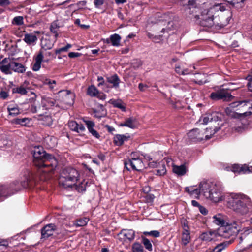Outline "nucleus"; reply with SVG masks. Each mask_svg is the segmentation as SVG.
Masks as SVG:
<instances>
[{
	"instance_id": "obj_25",
	"label": "nucleus",
	"mask_w": 252,
	"mask_h": 252,
	"mask_svg": "<svg viewBox=\"0 0 252 252\" xmlns=\"http://www.w3.org/2000/svg\"><path fill=\"white\" fill-rule=\"evenodd\" d=\"M23 40L27 44L34 45L37 40V37L32 33H27L25 34Z\"/></svg>"
},
{
	"instance_id": "obj_15",
	"label": "nucleus",
	"mask_w": 252,
	"mask_h": 252,
	"mask_svg": "<svg viewBox=\"0 0 252 252\" xmlns=\"http://www.w3.org/2000/svg\"><path fill=\"white\" fill-rule=\"evenodd\" d=\"M157 17L158 18V22H165L167 23L168 27L166 28H162V32H168L169 30H171V27L169 26V25H171V26H172L173 25V23L171 20V17L169 16V13H164L160 15L158 14L157 15Z\"/></svg>"
},
{
	"instance_id": "obj_41",
	"label": "nucleus",
	"mask_w": 252,
	"mask_h": 252,
	"mask_svg": "<svg viewBox=\"0 0 252 252\" xmlns=\"http://www.w3.org/2000/svg\"><path fill=\"white\" fill-rule=\"evenodd\" d=\"M213 233L211 231L202 233L199 238L203 241H210L212 240Z\"/></svg>"
},
{
	"instance_id": "obj_37",
	"label": "nucleus",
	"mask_w": 252,
	"mask_h": 252,
	"mask_svg": "<svg viewBox=\"0 0 252 252\" xmlns=\"http://www.w3.org/2000/svg\"><path fill=\"white\" fill-rule=\"evenodd\" d=\"M86 183H84L83 182H81L78 185L76 183L71 188L75 189L79 192H81L86 190Z\"/></svg>"
},
{
	"instance_id": "obj_4",
	"label": "nucleus",
	"mask_w": 252,
	"mask_h": 252,
	"mask_svg": "<svg viewBox=\"0 0 252 252\" xmlns=\"http://www.w3.org/2000/svg\"><path fill=\"white\" fill-rule=\"evenodd\" d=\"M79 178L78 171L72 167L64 168L59 178V184L65 189L72 188L77 183Z\"/></svg>"
},
{
	"instance_id": "obj_44",
	"label": "nucleus",
	"mask_w": 252,
	"mask_h": 252,
	"mask_svg": "<svg viewBox=\"0 0 252 252\" xmlns=\"http://www.w3.org/2000/svg\"><path fill=\"white\" fill-rule=\"evenodd\" d=\"M181 2L183 6H188L189 9L196 5V1L194 0H182Z\"/></svg>"
},
{
	"instance_id": "obj_53",
	"label": "nucleus",
	"mask_w": 252,
	"mask_h": 252,
	"mask_svg": "<svg viewBox=\"0 0 252 252\" xmlns=\"http://www.w3.org/2000/svg\"><path fill=\"white\" fill-rule=\"evenodd\" d=\"M85 130V126L82 124H78V126H77V129H75V132L78 133L80 135H84Z\"/></svg>"
},
{
	"instance_id": "obj_12",
	"label": "nucleus",
	"mask_w": 252,
	"mask_h": 252,
	"mask_svg": "<svg viewBox=\"0 0 252 252\" xmlns=\"http://www.w3.org/2000/svg\"><path fill=\"white\" fill-rule=\"evenodd\" d=\"M61 101L64 104L71 105L74 102V94L68 90H62L59 92Z\"/></svg>"
},
{
	"instance_id": "obj_14",
	"label": "nucleus",
	"mask_w": 252,
	"mask_h": 252,
	"mask_svg": "<svg viewBox=\"0 0 252 252\" xmlns=\"http://www.w3.org/2000/svg\"><path fill=\"white\" fill-rule=\"evenodd\" d=\"M189 138L192 141H200L204 140V133L203 131L198 128L193 129L188 133Z\"/></svg>"
},
{
	"instance_id": "obj_61",
	"label": "nucleus",
	"mask_w": 252,
	"mask_h": 252,
	"mask_svg": "<svg viewBox=\"0 0 252 252\" xmlns=\"http://www.w3.org/2000/svg\"><path fill=\"white\" fill-rule=\"evenodd\" d=\"M182 70H181V68L180 66H179V65L176 66L175 71L176 73H177L179 74H182V75H186V74H188L189 73V72H185V71H182Z\"/></svg>"
},
{
	"instance_id": "obj_40",
	"label": "nucleus",
	"mask_w": 252,
	"mask_h": 252,
	"mask_svg": "<svg viewBox=\"0 0 252 252\" xmlns=\"http://www.w3.org/2000/svg\"><path fill=\"white\" fill-rule=\"evenodd\" d=\"M41 45L43 49L46 50L51 49L53 46V44L49 40L47 39H42L41 40Z\"/></svg>"
},
{
	"instance_id": "obj_22",
	"label": "nucleus",
	"mask_w": 252,
	"mask_h": 252,
	"mask_svg": "<svg viewBox=\"0 0 252 252\" xmlns=\"http://www.w3.org/2000/svg\"><path fill=\"white\" fill-rule=\"evenodd\" d=\"M43 59V55L42 51H40L35 57V62L32 66V70L35 71H38L41 67V64Z\"/></svg>"
},
{
	"instance_id": "obj_5",
	"label": "nucleus",
	"mask_w": 252,
	"mask_h": 252,
	"mask_svg": "<svg viewBox=\"0 0 252 252\" xmlns=\"http://www.w3.org/2000/svg\"><path fill=\"white\" fill-rule=\"evenodd\" d=\"M31 180L29 175V177H25L24 181H15L9 184H0V198L5 199L17 192L21 187H26L28 186V182Z\"/></svg>"
},
{
	"instance_id": "obj_59",
	"label": "nucleus",
	"mask_w": 252,
	"mask_h": 252,
	"mask_svg": "<svg viewBox=\"0 0 252 252\" xmlns=\"http://www.w3.org/2000/svg\"><path fill=\"white\" fill-rule=\"evenodd\" d=\"M94 112L95 113L94 116L98 118L104 117L106 115V113L103 110H102L101 112H99L97 110H94Z\"/></svg>"
},
{
	"instance_id": "obj_35",
	"label": "nucleus",
	"mask_w": 252,
	"mask_h": 252,
	"mask_svg": "<svg viewBox=\"0 0 252 252\" xmlns=\"http://www.w3.org/2000/svg\"><path fill=\"white\" fill-rule=\"evenodd\" d=\"M212 221L216 224L221 225L220 226H224L225 224V220L220 214L214 216Z\"/></svg>"
},
{
	"instance_id": "obj_32",
	"label": "nucleus",
	"mask_w": 252,
	"mask_h": 252,
	"mask_svg": "<svg viewBox=\"0 0 252 252\" xmlns=\"http://www.w3.org/2000/svg\"><path fill=\"white\" fill-rule=\"evenodd\" d=\"M121 37L118 34H114L110 36L111 43L113 46L118 47L120 45Z\"/></svg>"
},
{
	"instance_id": "obj_54",
	"label": "nucleus",
	"mask_w": 252,
	"mask_h": 252,
	"mask_svg": "<svg viewBox=\"0 0 252 252\" xmlns=\"http://www.w3.org/2000/svg\"><path fill=\"white\" fill-rule=\"evenodd\" d=\"M210 114L211 118V122H217L221 120V118L219 116V114L216 112H213L212 113H210Z\"/></svg>"
},
{
	"instance_id": "obj_17",
	"label": "nucleus",
	"mask_w": 252,
	"mask_h": 252,
	"mask_svg": "<svg viewBox=\"0 0 252 252\" xmlns=\"http://www.w3.org/2000/svg\"><path fill=\"white\" fill-rule=\"evenodd\" d=\"M237 104L235 102L230 103L228 107L226 108L225 112L226 115L232 118H240V114L238 112H236L234 111V109L236 108Z\"/></svg>"
},
{
	"instance_id": "obj_28",
	"label": "nucleus",
	"mask_w": 252,
	"mask_h": 252,
	"mask_svg": "<svg viewBox=\"0 0 252 252\" xmlns=\"http://www.w3.org/2000/svg\"><path fill=\"white\" fill-rule=\"evenodd\" d=\"M220 129V127H216L212 128H207L205 130H202L204 133V140H209Z\"/></svg>"
},
{
	"instance_id": "obj_58",
	"label": "nucleus",
	"mask_w": 252,
	"mask_h": 252,
	"mask_svg": "<svg viewBox=\"0 0 252 252\" xmlns=\"http://www.w3.org/2000/svg\"><path fill=\"white\" fill-rule=\"evenodd\" d=\"M47 105L48 106L53 107V106H57L58 104H56V101L55 100L52 98H48L46 100Z\"/></svg>"
},
{
	"instance_id": "obj_46",
	"label": "nucleus",
	"mask_w": 252,
	"mask_h": 252,
	"mask_svg": "<svg viewBox=\"0 0 252 252\" xmlns=\"http://www.w3.org/2000/svg\"><path fill=\"white\" fill-rule=\"evenodd\" d=\"M112 103L115 107L118 108L123 111H126V106L121 100H114Z\"/></svg>"
},
{
	"instance_id": "obj_9",
	"label": "nucleus",
	"mask_w": 252,
	"mask_h": 252,
	"mask_svg": "<svg viewBox=\"0 0 252 252\" xmlns=\"http://www.w3.org/2000/svg\"><path fill=\"white\" fill-rule=\"evenodd\" d=\"M237 111H239L240 118L252 114V101L245 100L235 102Z\"/></svg>"
},
{
	"instance_id": "obj_51",
	"label": "nucleus",
	"mask_w": 252,
	"mask_h": 252,
	"mask_svg": "<svg viewBox=\"0 0 252 252\" xmlns=\"http://www.w3.org/2000/svg\"><path fill=\"white\" fill-rule=\"evenodd\" d=\"M0 69L1 72L5 74H10V69H11V66H10V63L7 65H2L0 66Z\"/></svg>"
},
{
	"instance_id": "obj_10",
	"label": "nucleus",
	"mask_w": 252,
	"mask_h": 252,
	"mask_svg": "<svg viewBox=\"0 0 252 252\" xmlns=\"http://www.w3.org/2000/svg\"><path fill=\"white\" fill-rule=\"evenodd\" d=\"M210 98L214 100H222L224 101H230L234 96L228 92L227 89H220L216 92H212L210 95Z\"/></svg>"
},
{
	"instance_id": "obj_47",
	"label": "nucleus",
	"mask_w": 252,
	"mask_h": 252,
	"mask_svg": "<svg viewBox=\"0 0 252 252\" xmlns=\"http://www.w3.org/2000/svg\"><path fill=\"white\" fill-rule=\"evenodd\" d=\"M89 221V219L87 218H84L80 219L76 221V222L74 224L77 227L84 226L87 225Z\"/></svg>"
},
{
	"instance_id": "obj_45",
	"label": "nucleus",
	"mask_w": 252,
	"mask_h": 252,
	"mask_svg": "<svg viewBox=\"0 0 252 252\" xmlns=\"http://www.w3.org/2000/svg\"><path fill=\"white\" fill-rule=\"evenodd\" d=\"M132 250L133 252H143V247L138 242H135L132 245Z\"/></svg>"
},
{
	"instance_id": "obj_23",
	"label": "nucleus",
	"mask_w": 252,
	"mask_h": 252,
	"mask_svg": "<svg viewBox=\"0 0 252 252\" xmlns=\"http://www.w3.org/2000/svg\"><path fill=\"white\" fill-rule=\"evenodd\" d=\"M185 191L191 195H194L196 198H199V195L202 194V190L200 189V184L198 188L193 189V186L185 188Z\"/></svg>"
},
{
	"instance_id": "obj_19",
	"label": "nucleus",
	"mask_w": 252,
	"mask_h": 252,
	"mask_svg": "<svg viewBox=\"0 0 252 252\" xmlns=\"http://www.w3.org/2000/svg\"><path fill=\"white\" fill-rule=\"evenodd\" d=\"M130 138L129 135L117 134L114 138V142L117 146H121L125 141L129 140Z\"/></svg>"
},
{
	"instance_id": "obj_48",
	"label": "nucleus",
	"mask_w": 252,
	"mask_h": 252,
	"mask_svg": "<svg viewBox=\"0 0 252 252\" xmlns=\"http://www.w3.org/2000/svg\"><path fill=\"white\" fill-rule=\"evenodd\" d=\"M23 17L21 16L15 17L12 20V24L16 25H22L24 24Z\"/></svg>"
},
{
	"instance_id": "obj_7",
	"label": "nucleus",
	"mask_w": 252,
	"mask_h": 252,
	"mask_svg": "<svg viewBox=\"0 0 252 252\" xmlns=\"http://www.w3.org/2000/svg\"><path fill=\"white\" fill-rule=\"evenodd\" d=\"M240 230L239 224L235 221L226 225L220 226L218 230V234L224 238H229L231 236L236 235Z\"/></svg>"
},
{
	"instance_id": "obj_42",
	"label": "nucleus",
	"mask_w": 252,
	"mask_h": 252,
	"mask_svg": "<svg viewBox=\"0 0 252 252\" xmlns=\"http://www.w3.org/2000/svg\"><path fill=\"white\" fill-rule=\"evenodd\" d=\"M87 94L91 96H96L98 94V91L95 86L92 85L88 88Z\"/></svg>"
},
{
	"instance_id": "obj_38",
	"label": "nucleus",
	"mask_w": 252,
	"mask_h": 252,
	"mask_svg": "<svg viewBox=\"0 0 252 252\" xmlns=\"http://www.w3.org/2000/svg\"><path fill=\"white\" fill-rule=\"evenodd\" d=\"M190 233H182V244L184 246L187 245L190 241Z\"/></svg>"
},
{
	"instance_id": "obj_50",
	"label": "nucleus",
	"mask_w": 252,
	"mask_h": 252,
	"mask_svg": "<svg viewBox=\"0 0 252 252\" xmlns=\"http://www.w3.org/2000/svg\"><path fill=\"white\" fill-rule=\"evenodd\" d=\"M181 226L183 229L182 233H190L188 221L186 220H183L181 221Z\"/></svg>"
},
{
	"instance_id": "obj_11",
	"label": "nucleus",
	"mask_w": 252,
	"mask_h": 252,
	"mask_svg": "<svg viewBox=\"0 0 252 252\" xmlns=\"http://www.w3.org/2000/svg\"><path fill=\"white\" fill-rule=\"evenodd\" d=\"M126 169L130 171L132 169L138 171H141L145 169V165L140 158H132L128 159L124 162Z\"/></svg>"
},
{
	"instance_id": "obj_49",
	"label": "nucleus",
	"mask_w": 252,
	"mask_h": 252,
	"mask_svg": "<svg viewBox=\"0 0 252 252\" xmlns=\"http://www.w3.org/2000/svg\"><path fill=\"white\" fill-rule=\"evenodd\" d=\"M44 84L48 85L50 90H53L56 85V81L50 79H46L44 81Z\"/></svg>"
},
{
	"instance_id": "obj_34",
	"label": "nucleus",
	"mask_w": 252,
	"mask_h": 252,
	"mask_svg": "<svg viewBox=\"0 0 252 252\" xmlns=\"http://www.w3.org/2000/svg\"><path fill=\"white\" fill-rule=\"evenodd\" d=\"M12 92L13 94L17 93L23 95L27 94L28 93L27 89L23 85L13 88L12 90Z\"/></svg>"
},
{
	"instance_id": "obj_30",
	"label": "nucleus",
	"mask_w": 252,
	"mask_h": 252,
	"mask_svg": "<svg viewBox=\"0 0 252 252\" xmlns=\"http://www.w3.org/2000/svg\"><path fill=\"white\" fill-rule=\"evenodd\" d=\"M9 115L12 116H16L20 113V109L17 105H10L7 107Z\"/></svg>"
},
{
	"instance_id": "obj_33",
	"label": "nucleus",
	"mask_w": 252,
	"mask_h": 252,
	"mask_svg": "<svg viewBox=\"0 0 252 252\" xmlns=\"http://www.w3.org/2000/svg\"><path fill=\"white\" fill-rule=\"evenodd\" d=\"M60 27L58 21H55L52 22L51 24L50 29L52 32L55 34V36L57 38L58 36V31Z\"/></svg>"
},
{
	"instance_id": "obj_52",
	"label": "nucleus",
	"mask_w": 252,
	"mask_h": 252,
	"mask_svg": "<svg viewBox=\"0 0 252 252\" xmlns=\"http://www.w3.org/2000/svg\"><path fill=\"white\" fill-rule=\"evenodd\" d=\"M143 234L145 235L151 236L155 238H158L160 236V232L158 230H152L151 231H144Z\"/></svg>"
},
{
	"instance_id": "obj_43",
	"label": "nucleus",
	"mask_w": 252,
	"mask_h": 252,
	"mask_svg": "<svg viewBox=\"0 0 252 252\" xmlns=\"http://www.w3.org/2000/svg\"><path fill=\"white\" fill-rule=\"evenodd\" d=\"M142 242L145 248L149 251L152 250V245L151 242L147 238L142 236Z\"/></svg>"
},
{
	"instance_id": "obj_26",
	"label": "nucleus",
	"mask_w": 252,
	"mask_h": 252,
	"mask_svg": "<svg viewBox=\"0 0 252 252\" xmlns=\"http://www.w3.org/2000/svg\"><path fill=\"white\" fill-rule=\"evenodd\" d=\"M187 170V168L185 164H182L180 166L174 165L173 166V171L178 176L185 175Z\"/></svg>"
},
{
	"instance_id": "obj_1",
	"label": "nucleus",
	"mask_w": 252,
	"mask_h": 252,
	"mask_svg": "<svg viewBox=\"0 0 252 252\" xmlns=\"http://www.w3.org/2000/svg\"><path fill=\"white\" fill-rule=\"evenodd\" d=\"M33 163L39 168L41 180H47L57 167L58 162L55 158L47 154L41 147H35L33 151Z\"/></svg>"
},
{
	"instance_id": "obj_39",
	"label": "nucleus",
	"mask_w": 252,
	"mask_h": 252,
	"mask_svg": "<svg viewBox=\"0 0 252 252\" xmlns=\"http://www.w3.org/2000/svg\"><path fill=\"white\" fill-rule=\"evenodd\" d=\"M14 123L16 124L21 125L23 126H28L30 123V120L27 118H16L14 119Z\"/></svg>"
},
{
	"instance_id": "obj_36",
	"label": "nucleus",
	"mask_w": 252,
	"mask_h": 252,
	"mask_svg": "<svg viewBox=\"0 0 252 252\" xmlns=\"http://www.w3.org/2000/svg\"><path fill=\"white\" fill-rule=\"evenodd\" d=\"M231 242L230 241L229 242H225L221 243L217 245L213 249L214 252H221L223 250L225 249L229 244H230Z\"/></svg>"
},
{
	"instance_id": "obj_27",
	"label": "nucleus",
	"mask_w": 252,
	"mask_h": 252,
	"mask_svg": "<svg viewBox=\"0 0 252 252\" xmlns=\"http://www.w3.org/2000/svg\"><path fill=\"white\" fill-rule=\"evenodd\" d=\"M10 66H11V69L14 72L23 73L26 70L25 67L23 64L17 62H10Z\"/></svg>"
},
{
	"instance_id": "obj_55",
	"label": "nucleus",
	"mask_w": 252,
	"mask_h": 252,
	"mask_svg": "<svg viewBox=\"0 0 252 252\" xmlns=\"http://www.w3.org/2000/svg\"><path fill=\"white\" fill-rule=\"evenodd\" d=\"M72 47V45L70 44H67L66 45L65 47L61 48L60 49H57L55 51V53L56 54H60L62 52H66L67 51L69 48H70Z\"/></svg>"
},
{
	"instance_id": "obj_60",
	"label": "nucleus",
	"mask_w": 252,
	"mask_h": 252,
	"mask_svg": "<svg viewBox=\"0 0 252 252\" xmlns=\"http://www.w3.org/2000/svg\"><path fill=\"white\" fill-rule=\"evenodd\" d=\"M9 94L7 92L1 90L0 92V98L2 99H6L8 98Z\"/></svg>"
},
{
	"instance_id": "obj_57",
	"label": "nucleus",
	"mask_w": 252,
	"mask_h": 252,
	"mask_svg": "<svg viewBox=\"0 0 252 252\" xmlns=\"http://www.w3.org/2000/svg\"><path fill=\"white\" fill-rule=\"evenodd\" d=\"M202 123L207 124L209 122H211V117L210 113L206 114L202 117Z\"/></svg>"
},
{
	"instance_id": "obj_13",
	"label": "nucleus",
	"mask_w": 252,
	"mask_h": 252,
	"mask_svg": "<svg viewBox=\"0 0 252 252\" xmlns=\"http://www.w3.org/2000/svg\"><path fill=\"white\" fill-rule=\"evenodd\" d=\"M57 227L54 223H50L46 225L41 230V239H46L53 235L55 231L57 230Z\"/></svg>"
},
{
	"instance_id": "obj_21",
	"label": "nucleus",
	"mask_w": 252,
	"mask_h": 252,
	"mask_svg": "<svg viewBox=\"0 0 252 252\" xmlns=\"http://www.w3.org/2000/svg\"><path fill=\"white\" fill-rule=\"evenodd\" d=\"M229 168L232 172L238 173H247V170L248 169V165L246 164L241 165L234 164Z\"/></svg>"
},
{
	"instance_id": "obj_24",
	"label": "nucleus",
	"mask_w": 252,
	"mask_h": 252,
	"mask_svg": "<svg viewBox=\"0 0 252 252\" xmlns=\"http://www.w3.org/2000/svg\"><path fill=\"white\" fill-rule=\"evenodd\" d=\"M107 82L112 84L111 87L117 88L119 86L120 79L117 74H114L107 77Z\"/></svg>"
},
{
	"instance_id": "obj_6",
	"label": "nucleus",
	"mask_w": 252,
	"mask_h": 252,
	"mask_svg": "<svg viewBox=\"0 0 252 252\" xmlns=\"http://www.w3.org/2000/svg\"><path fill=\"white\" fill-rule=\"evenodd\" d=\"M223 9V6L216 4L208 9L204 10L200 15V24L204 27H211L214 26V19L216 12Z\"/></svg>"
},
{
	"instance_id": "obj_31",
	"label": "nucleus",
	"mask_w": 252,
	"mask_h": 252,
	"mask_svg": "<svg viewBox=\"0 0 252 252\" xmlns=\"http://www.w3.org/2000/svg\"><path fill=\"white\" fill-rule=\"evenodd\" d=\"M124 236L129 241L133 240L135 238V232L132 230H123L121 232Z\"/></svg>"
},
{
	"instance_id": "obj_3",
	"label": "nucleus",
	"mask_w": 252,
	"mask_h": 252,
	"mask_svg": "<svg viewBox=\"0 0 252 252\" xmlns=\"http://www.w3.org/2000/svg\"><path fill=\"white\" fill-rule=\"evenodd\" d=\"M200 189L202 194L206 198L214 202H218L222 200V195L220 188L216 184L207 182L200 183Z\"/></svg>"
},
{
	"instance_id": "obj_56",
	"label": "nucleus",
	"mask_w": 252,
	"mask_h": 252,
	"mask_svg": "<svg viewBox=\"0 0 252 252\" xmlns=\"http://www.w3.org/2000/svg\"><path fill=\"white\" fill-rule=\"evenodd\" d=\"M78 126V123L74 121H70L68 122V126L70 130L75 131L77 129V126Z\"/></svg>"
},
{
	"instance_id": "obj_2",
	"label": "nucleus",
	"mask_w": 252,
	"mask_h": 252,
	"mask_svg": "<svg viewBox=\"0 0 252 252\" xmlns=\"http://www.w3.org/2000/svg\"><path fill=\"white\" fill-rule=\"evenodd\" d=\"M228 205L234 211L241 215L246 214L252 206L250 198L244 194H235L229 199Z\"/></svg>"
},
{
	"instance_id": "obj_62",
	"label": "nucleus",
	"mask_w": 252,
	"mask_h": 252,
	"mask_svg": "<svg viewBox=\"0 0 252 252\" xmlns=\"http://www.w3.org/2000/svg\"><path fill=\"white\" fill-rule=\"evenodd\" d=\"M104 1V0H94V3L96 7L98 8L103 4Z\"/></svg>"
},
{
	"instance_id": "obj_29",
	"label": "nucleus",
	"mask_w": 252,
	"mask_h": 252,
	"mask_svg": "<svg viewBox=\"0 0 252 252\" xmlns=\"http://www.w3.org/2000/svg\"><path fill=\"white\" fill-rule=\"evenodd\" d=\"M243 244V246L245 248H249L252 245V240L250 241L249 238L244 235L239 238V244Z\"/></svg>"
},
{
	"instance_id": "obj_20",
	"label": "nucleus",
	"mask_w": 252,
	"mask_h": 252,
	"mask_svg": "<svg viewBox=\"0 0 252 252\" xmlns=\"http://www.w3.org/2000/svg\"><path fill=\"white\" fill-rule=\"evenodd\" d=\"M84 122L87 126L89 132L91 133L93 136L97 138H99L100 137L99 133L94 129L95 126L94 122L90 120H84Z\"/></svg>"
},
{
	"instance_id": "obj_8",
	"label": "nucleus",
	"mask_w": 252,
	"mask_h": 252,
	"mask_svg": "<svg viewBox=\"0 0 252 252\" xmlns=\"http://www.w3.org/2000/svg\"><path fill=\"white\" fill-rule=\"evenodd\" d=\"M225 10L223 6V9L216 12L213 20L214 25L218 26L220 27L227 25L229 22L231 14L229 11H226L223 13Z\"/></svg>"
},
{
	"instance_id": "obj_64",
	"label": "nucleus",
	"mask_w": 252,
	"mask_h": 252,
	"mask_svg": "<svg viewBox=\"0 0 252 252\" xmlns=\"http://www.w3.org/2000/svg\"><path fill=\"white\" fill-rule=\"evenodd\" d=\"M81 55V53L78 52H70L68 54V57L70 58H76L80 57Z\"/></svg>"
},
{
	"instance_id": "obj_63",
	"label": "nucleus",
	"mask_w": 252,
	"mask_h": 252,
	"mask_svg": "<svg viewBox=\"0 0 252 252\" xmlns=\"http://www.w3.org/2000/svg\"><path fill=\"white\" fill-rule=\"evenodd\" d=\"M248 80L249 82L248 83V87L250 91L252 92V76H249L247 77Z\"/></svg>"
},
{
	"instance_id": "obj_16",
	"label": "nucleus",
	"mask_w": 252,
	"mask_h": 252,
	"mask_svg": "<svg viewBox=\"0 0 252 252\" xmlns=\"http://www.w3.org/2000/svg\"><path fill=\"white\" fill-rule=\"evenodd\" d=\"M38 121L41 122V124L45 126H50L53 124V119L50 115L39 114L36 117Z\"/></svg>"
},
{
	"instance_id": "obj_18",
	"label": "nucleus",
	"mask_w": 252,
	"mask_h": 252,
	"mask_svg": "<svg viewBox=\"0 0 252 252\" xmlns=\"http://www.w3.org/2000/svg\"><path fill=\"white\" fill-rule=\"evenodd\" d=\"M137 124L136 118L131 117L126 119L125 122L120 123L119 126H126L134 129L137 127Z\"/></svg>"
}]
</instances>
